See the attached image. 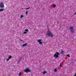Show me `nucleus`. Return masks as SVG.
I'll return each mask as SVG.
<instances>
[{"label": "nucleus", "instance_id": "obj_8", "mask_svg": "<svg viewBox=\"0 0 76 76\" xmlns=\"http://www.w3.org/2000/svg\"><path fill=\"white\" fill-rule=\"evenodd\" d=\"M27 46V43H25L22 45L23 47H25V46Z\"/></svg>", "mask_w": 76, "mask_h": 76}, {"label": "nucleus", "instance_id": "obj_19", "mask_svg": "<svg viewBox=\"0 0 76 76\" xmlns=\"http://www.w3.org/2000/svg\"><path fill=\"white\" fill-rule=\"evenodd\" d=\"M62 66V64L61 63L59 65V66Z\"/></svg>", "mask_w": 76, "mask_h": 76}, {"label": "nucleus", "instance_id": "obj_1", "mask_svg": "<svg viewBox=\"0 0 76 76\" xmlns=\"http://www.w3.org/2000/svg\"><path fill=\"white\" fill-rule=\"evenodd\" d=\"M46 35L48 37H50L53 38L54 37L53 32L51 31L50 29H48V31H47Z\"/></svg>", "mask_w": 76, "mask_h": 76}, {"label": "nucleus", "instance_id": "obj_18", "mask_svg": "<svg viewBox=\"0 0 76 76\" xmlns=\"http://www.w3.org/2000/svg\"><path fill=\"white\" fill-rule=\"evenodd\" d=\"M9 60H10V59H9V58H8V59H7V61H9Z\"/></svg>", "mask_w": 76, "mask_h": 76}, {"label": "nucleus", "instance_id": "obj_7", "mask_svg": "<svg viewBox=\"0 0 76 76\" xmlns=\"http://www.w3.org/2000/svg\"><path fill=\"white\" fill-rule=\"evenodd\" d=\"M4 10V8H1L0 9V12H3Z\"/></svg>", "mask_w": 76, "mask_h": 76}, {"label": "nucleus", "instance_id": "obj_12", "mask_svg": "<svg viewBox=\"0 0 76 76\" xmlns=\"http://www.w3.org/2000/svg\"><path fill=\"white\" fill-rule=\"evenodd\" d=\"M21 75H22V73H21V72H20L19 74V76H21Z\"/></svg>", "mask_w": 76, "mask_h": 76}, {"label": "nucleus", "instance_id": "obj_13", "mask_svg": "<svg viewBox=\"0 0 76 76\" xmlns=\"http://www.w3.org/2000/svg\"><path fill=\"white\" fill-rule=\"evenodd\" d=\"M25 31H26V32H28V29H26L25 30Z\"/></svg>", "mask_w": 76, "mask_h": 76}, {"label": "nucleus", "instance_id": "obj_17", "mask_svg": "<svg viewBox=\"0 0 76 76\" xmlns=\"http://www.w3.org/2000/svg\"><path fill=\"white\" fill-rule=\"evenodd\" d=\"M23 17V15H21V17H20L21 18H22Z\"/></svg>", "mask_w": 76, "mask_h": 76}, {"label": "nucleus", "instance_id": "obj_2", "mask_svg": "<svg viewBox=\"0 0 76 76\" xmlns=\"http://www.w3.org/2000/svg\"><path fill=\"white\" fill-rule=\"evenodd\" d=\"M60 54L58 52H56V53L55 54L53 57H55L56 58H58L59 57Z\"/></svg>", "mask_w": 76, "mask_h": 76}, {"label": "nucleus", "instance_id": "obj_14", "mask_svg": "<svg viewBox=\"0 0 76 76\" xmlns=\"http://www.w3.org/2000/svg\"><path fill=\"white\" fill-rule=\"evenodd\" d=\"M30 9V7H29L27 8H26V9H26V10H28V9Z\"/></svg>", "mask_w": 76, "mask_h": 76}, {"label": "nucleus", "instance_id": "obj_15", "mask_svg": "<svg viewBox=\"0 0 76 76\" xmlns=\"http://www.w3.org/2000/svg\"><path fill=\"white\" fill-rule=\"evenodd\" d=\"M28 11H26V15H28Z\"/></svg>", "mask_w": 76, "mask_h": 76}, {"label": "nucleus", "instance_id": "obj_23", "mask_svg": "<svg viewBox=\"0 0 76 76\" xmlns=\"http://www.w3.org/2000/svg\"><path fill=\"white\" fill-rule=\"evenodd\" d=\"M21 9H26V8H21Z\"/></svg>", "mask_w": 76, "mask_h": 76}, {"label": "nucleus", "instance_id": "obj_21", "mask_svg": "<svg viewBox=\"0 0 76 76\" xmlns=\"http://www.w3.org/2000/svg\"><path fill=\"white\" fill-rule=\"evenodd\" d=\"M67 57H70V55H67Z\"/></svg>", "mask_w": 76, "mask_h": 76}, {"label": "nucleus", "instance_id": "obj_6", "mask_svg": "<svg viewBox=\"0 0 76 76\" xmlns=\"http://www.w3.org/2000/svg\"><path fill=\"white\" fill-rule=\"evenodd\" d=\"M37 41H38V42H39V44L41 45L42 44V42H41V41H42L41 39H38Z\"/></svg>", "mask_w": 76, "mask_h": 76}, {"label": "nucleus", "instance_id": "obj_11", "mask_svg": "<svg viewBox=\"0 0 76 76\" xmlns=\"http://www.w3.org/2000/svg\"><path fill=\"white\" fill-rule=\"evenodd\" d=\"M12 58V56H9V58H9V59H10V58Z\"/></svg>", "mask_w": 76, "mask_h": 76}, {"label": "nucleus", "instance_id": "obj_9", "mask_svg": "<svg viewBox=\"0 0 76 76\" xmlns=\"http://www.w3.org/2000/svg\"><path fill=\"white\" fill-rule=\"evenodd\" d=\"M47 73V72L45 71H44L43 72V74H45V73Z\"/></svg>", "mask_w": 76, "mask_h": 76}, {"label": "nucleus", "instance_id": "obj_20", "mask_svg": "<svg viewBox=\"0 0 76 76\" xmlns=\"http://www.w3.org/2000/svg\"><path fill=\"white\" fill-rule=\"evenodd\" d=\"M26 33H27V32H24L23 33V34H26Z\"/></svg>", "mask_w": 76, "mask_h": 76}, {"label": "nucleus", "instance_id": "obj_4", "mask_svg": "<svg viewBox=\"0 0 76 76\" xmlns=\"http://www.w3.org/2000/svg\"><path fill=\"white\" fill-rule=\"evenodd\" d=\"M4 5L3 2L0 3V8H4Z\"/></svg>", "mask_w": 76, "mask_h": 76}, {"label": "nucleus", "instance_id": "obj_10", "mask_svg": "<svg viewBox=\"0 0 76 76\" xmlns=\"http://www.w3.org/2000/svg\"><path fill=\"white\" fill-rule=\"evenodd\" d=\"M63 53H64V50H62L61 53V54H63Z\"/></svg>", "mask_w": 76, "mask_h": 76}, {"label": "nucleus", "instance_id": "obj_3", "mask_svg": "<svg viewBox=\"0 0 76 76\" xmlns=\"http://www.w3.org/2000/svg\"><path fill=\"white\" fill-rule=\"evenodd\" d=\"M24 72L25 73H28V72L30 73L31 72V70L28 68H27L24 70Z\"/></svg>", "mask_w": 76, "mask_h": 76}, {"label": "nucleus", "instance_id": "obj_22", "mask_svg": "<svg viewBox=\"0 0 76 76\" xmlns=\"http://www.w3.org/2000/svg\"><path fill=\"white\" fill-rule=\"evenodd\" d=\"M54 71L55 72H57V69H55Z\"/></svg>", "mask_w": 76, "mask_h": 76}, {"label": "nucleus", "instance_id": "obj_5", "mask_svg": "<svg viewBox=\"0 0 76 76\" xmlns=\"http://www.w3.org/2000/svg\"><path fill=\"white\" fill-rule=\"evenodd\" d=\"M69 29L70 30L71 32H72V33H73L74 32V31H73L74 28L73 27H71L69 28Z\"/></svg>", "mask_w": 76, "mask_h": 76}, {"label": "nucleus", "instance_id": "obj_16", "mask_svg": "<svg viewBox=\"0 0 76 76\" xmlns=\"http://www.w3.org/2000/svg\"><path fill=\"white\" fill-rule=\"evenodd\" d=\"M56 7V5H53L54 8H55V7Z\"/></svg>", "mask_w": 76, "mask_h": 76}]
</instances>
